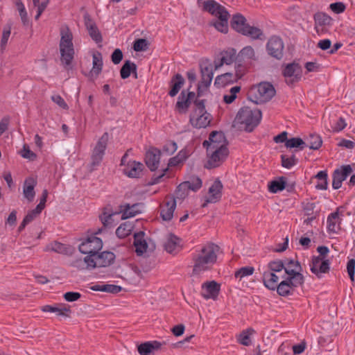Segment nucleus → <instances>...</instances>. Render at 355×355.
Here are the masks:
<instances>
[{
	"label": "nucleus",
	"mask_w": 355,
	"mask_h": 355,
	"mask_svg": "<svg viewBox=\"0 0 355 355\" xmlns=\"http://www.w3.org/2000/svg\"><path fill=\"white\" fill-rule=\"evenodd\" d=\"M202 146L207 150V162L205 166L209 169L219 166L229 154L222 132H212L209 139L203 141Z\"/></svg>",
	"instance_id": "nucleus-1"
},
{
	"label": "nucleus",
	"mask_w": 355,
	"mask_h": 355,
	"mask_svg": "<svg viewBox=\"0 0 355 355\" xmlns=\"http://www.w3.org/2000/svg\"><path fill=\"white\" fill-rule=\"evenodd\" d=\"M220 247L213 243H207L200 250H196L192 254L193 275H200L211 270L217 261Z\"/></svg>",
	"instance_id": "nucleus-2"
},
{
	"label": "nucleus",
	"mask_w": 355,
	"mask_h": 355,
	"mask_svg": "<svg viewBox=\"0 0 355 355\" xmlns=\"http://www.w3.org/2000/svg\"><path fill=\"white\" fill-rule=\"evenodd\" d=\"M197 3L202 7L203 11L210 13L218 18L211 25L218 31L227 33L228 31V20L230 14L227 9L215 0H198Z\"/></svg>",
	"instance_id": "nucleus-3"
},
{
	"label": "nucleus",
	"mask_w": 355,
	"mask_h": 355,
	"mask_svg": "<svg viewBox=\"0 0 355 355\" xmlns=\"http://www.w3.org/2000/svg\"><path fill=\"white\" fill-rule=\"evenodd\" d=\"M60 62L65 68H67L71 64L75 55L73 34L68 26H62L60 28Z\"/></svg>",
	"instance_id": "nucleus-4"
},
{
	"label": "nucleus",
	"mask_w": 355,
	"mask_h": 355,
	"mask_svg": "<svg viewBox=\"0 0 355 355\" xmlns=\"http://www.w3.org/2000/svg\"><path fill=\"white\" fill-rule=\"evenodd\" d=\"M261 112L257 108L243 107L240 109L235 118V122L247 132H252L261 119Z\"/></svg>",
	"instance_id": "nucleus-5"
},
{
	"label": "nucleus",
	"mask_w": 355,
	"mask_h": 355,
	"mask_svg": "<svg viewBox=\"0 0 355 355\" xmlns=\"http://www.w3.org/2000/svg\"><path fill=\"white\" fill-rule=\"evenodd\" d=\"M195 110L191 114L189 121L196 128H204L209 125L212 117L205 110V101L196 99Z\"/></svg>",
	"instance_id": "nucleus-6"
},
{
	"label": "nucleus",
	"mask_w": 355,
	"mask_h": 355,
	"mask_svg": "<svg viewBox=\"0 0 355 355\" xmlns=\"http://www.w3.org/2000/svg\"><path fill=\"white\" fill-rule=\"evenodd\" d=\"M250 95L256 103H263L270 101L275 94L273 85L269 83L263 82L250 89Z\"/></svg>",
	"instance_id": "nucleus-7"
},
{
	"label": "nucleus",
	"mask_w": 355,
	"mask_h": 355,
	"mask_svg": "<svg viewBox=\"0 0 355 355\" xmlns=\"http://www.w3.org/2000/svg\"><path fill=\"white\" fill-rule=\"evenodd\" d=\"M102 240L96 236L92 235L80 244L79 250L82 254L94 257L102 249Z\"/></svg>",
	"instance_id": "nucleus-8"
},
{
	"label": "nucleus",
	"mask_w": 355,
	"mask_h": 355,
	"mask_svg": "<svg viewBox=\"0 0 355 355\" xmlns=\"http://www.w3.org/2000/svg\"><path fill=\"white\" fill-rule=\"evenodd\" d=\"M109 140V135L104 132L98 140L92 154V166L95 167L98 166L105 155Z\"/></svg>",
	"instance_id": "nucleus-9"
},
{
	"label": "nucleus",
	"mask_w": 355,
	"mask_h": 355,
	"mask_svg": "<svg viewBox=\"0 0 355 355\" xmlns=\"http://www.w3.org/2000/svg\"><path fill=\"white\" fill-rule=\"evenodd\" d=\"M340 210H343V207H337L327 218V230L329 234H338L341 229L343 214Z\"/></svg>",
	"instance_id": "nucleus-10"
},
{
	"label": "nucleus",
	"mask_w": 355,
	"mask_h": 355,
	"mask_svg": "<svg viewBox=\"0 0 355 355\" xmlns=\"http://www.w3.org/2000/svg\"><path fill=\"white\" fill-rule=\"evenodd\" d=\"M330 261L320 256L313 257L310 264L311 271L318 278H321L323 274L327 272L329 270Z\"/></svg>",
	"instance_id": "nucleus-11"
},
{
	"label": "nucleus",
	"mask_w": 355,
	"mask_h": 355,
	"mask_svg": "<svg viewBox=\"0 0 355 355\" xmlns=\"http://www.w3.org/2000/svg\"><path fill=\"white\" fill-rule=\"evenodd\" d=\"M266 50L270 55L277 60H280L283 57V41L279 37H271L267 42Z\"/></svg>",
	"instance_id": "nucleus-12"
},
{
	"label": "nucleus",
	"mask_w": 355,
	"mask_h": 355,
	"mask_svg": "<svg viewBox=\"0 0 355 355\" xmlns=\"http://www.w3.org/2000/svg\"><path fill=\"white\" fill-rule=\"evenodd\" d=\"M352 168L350 165H344L337 168L333 173L332 187L334 189H338L341 187L342 183L352 173Z\"/></svg>",
	"instance_id": "nucleus-13"
},
{
	"label": "nucleus",
	"mask_w": 355,
	"mask_h": 355,
	"mask_svg": "<svg viewBox=\"0 0 355 355\" xmlns=\"http://www.w3.org/2000/svg\"><path fill=\"white\" fill-rule=\"evenodd\" d=\"M301 266L297 261L290 259V287L298 286L303 284L304 277L300 273ZM291 293L290 292V295Z\"/></svg>",
	"instance_id": "nucleus-14"
},
{
	"label": "nucleus",
	"mask_w": 355,
	"mask_h": 355,
	"mask_svg": "<svg viewBox=\"0 0 355 355\" xmlns=\"http://www.w3.org/2000/svg\"><path fill=\"white\" fill-rule=\"evenodd\" d=\"M114 259L115 255L112 252L104 251L100 254L98 252L92 257L94 268L109 266L114 262Z\"/></svg>",
	"instance_id": "nucleus-15"
},
{
	"label": "nucleus",
	"mask_w": 355,
	"mask_h": 355,
	"mask_svg": "<svg viewBox=\"0 0 355 355\" xmlns=\"http://www.w3.org/2000/svg\"><path fill=\"white\" fill-rule=\"evenodd\" d=\"M213 65L209 61L203 62L200 64V72L202 79L200 85L205 87H207L210 85L213 79Z\"/></svg>",
	"instance_id": "nucleus-16"
},
{
	"label": "nucleus",
	"mask_w": 355,
	"mask_h": 355,
	"mask_svg": "<svg viewBox=\"0 0 355 355\" xmlns=\"http://www.w3.org/2000/svg\"><path fill=\"white\" fill-rule=\"evenodd\" d=\"M159 159L160 151L157 148H152L146 152L145 162L150 171H154L158 168Z\"/></svg>",
	"instance_id": "nucleus-17"
},
{
	"label": "nucleus",
	"mask_w": 355,
	"mask_h": 355,
	"mask_svg": "<svg viewBox=\"0 0 355 355\" xmlns=\"http://www.w3.org/2000/svg\"><path fill=\"white\" fill-rule=\"evenodd\" d=\"M223 184L219 180L214 182L209 189V196L206 199L207 203H216L222 196Z\"/></svg>",
	"instance_id": "nucleus-18"
},
{
	"label": "nucleus",
	"mask_w": 355,
	"mask_h": 355,
	"mask_svg": "<svg viewBox=\"0 0 355 355\" xmlns=\"http://www.w3.org/2000/svg\"><path fill=\"white\" fill-rule=\"evenodd\" d=\"M143 164L139 162L130 161L123 168V173L129 178H139L143 171Z\"/></svg>",
	"instance_id": "nucleus-19"
},
{
	"label": "nucleus",
	"mask_w": 355,
	"mask_h": 355,
	"mask_svg": "<svg viewBox=\"0 0 355 355\" xmlns=\"http://www.w3.org/2000/svg\"><path fill=\"white\" fill-rule=\"evenodd\" d=\"M37 184V181L33 177L26 178L23 186V194L24 198L28 201H33L35 192V187Z\"/></svg>",
	"instance_id": "nucleus-20"
},
{
	"label": "nucleus",
	"mask_w": 355,
	"mask_h": 355,
	"mask_svg": "<svg viewBox=\"0 0 355 355\" xmlns=\"http://www.w3.org/2000/svg\"><path fill=\"white\" fill-rule=\"evenodd\" d=\"M196 94L193 92H189L186 95L185 91H182L178 97L176 107L180 112L185 113L191 104V100L195 97Z\"/></svg>",
	"instance_id": "nucleus-21"
},
{
	"label": "nucleus",
	"mask_w": 355,
	"mask_h": 355,
	"mask_svg": "<svg viewBox=\"0 0 355 355\" xmlns=\"http://www.w3.org/2000/svg\"><path fill=\"white\" fill-rule=\"evenodd\" d=\"M220 62L218 64H215V69H217L224 64H232L236 58V50L234 48H227L220 53Z\"/></svg>",
	"instance_id": "nucleus-22"
},
{
	"label": "nucleus",
	"mask_w": 355,
	"mask_h": 355,
	"mask_svg": "<svg viewBox=\"0 0 355 355\" xmlns=\"http://www.w3.org/2000/svg\"><path fill=\"white\" fill-rule=\"evenodd\" d=\"M203 297L205 299H215L220 291V285L215 281L207 282L202 284Z\"/></svg>",
	"instance_id": "nucleus-23"
},
{
	"label": "nucleus",
	"mask_w": 355,
	"mask_h": 355,
	"mask_svg": "<svg viewBox=\"0 0 355 355\" xmlns=\"http://www.w3.org/2000/svg\"><path fill=\"white\" fill-rule=\"evenodd\" d=\"M241 78V76H239L237 73H225L218 76L216 78L214 85L218 87H223L227 85L236 82Z\"/></svg>",
	"instance_id": "nucleus-24"
},
{
	"label": "nucleus",
	"mask_w": 355,
	"mask_h": 355,
	"mask_svg": "<svg viewBox=\"0 0 355 355\" xmlns=\"http://www.w3.org/2000/svg\"><path fill=\"white\" fill-rule=\"evenodd\" d=\"M281 275L266 270L263 273V282L266 287L270 290H275L277 286Z\"/></svg>",
	"instance_id": "nucleus-25"
},
{
	"label": "nucleus",
	"mask_w": 355,
	"mask_h": 355,
	"mask_svg": "<svg viewBox=\"0 0 355 355\" xmlns=\"http://www.w3.org/2000/svg\"><path fill=\"white\" fill-rule=\"evenodd\" d=\"M176 207V201L175 199L165 202L161 207L160 216L164 220H170L173 216V213Z\"/></svg>",
	"instance_id": "nucleus-26"
},
{
	"label": "nucleus",
	"mask_w": 355,
	"mask_h": 355,
	"mask_svg": "<svg viewBox=\"0 0 355 355\" xmlns=\"http://www.w3.org/2000/svg\"><path fill=\"white\" fill-rule=\"evenodd\" d=\"M141 207V204L135 203L132 205L130 204L125 203L120 206V210L122 212V218L126 219L129 218L134 217L137 214H139L140 207Z\"/></svg>",
	"instance_id": "nucleus-27"
},
{
	"label": "nucleus",
	"mask_w": 355,
	"mask_h": 355,
	"mask_svg": "<svg viewBox=\"0 0 355 355\" xmlns=\"http://www.w3.org/2000/svg\"><path fill=\"white\" fill-rule=\"evenodd\" d=\"M116 213L112 211L108 208H105L102 214L99 216L100 220L105 227H112L116 225V221L114 220V217L116 216Z\"/></svg>",
	"instance_id": "nucleus-28"
},
{
	"label": "nucleus",
	"mask_w": 355,
	"mask_h": 355,
	"mask_svg": "<svg viewBox=\"0 0 355 355\" xmlns=\"http://www.w3.org/2000/svg\"><path fill=\"white\" fill-rule=\"evenodd\" d=\"M248 26L245 17L241 14L234 15L231 20V26L239 33L242 34Z\"/></svg>",
	"instance_id": "nucleus-29"
},
{
	"label": "nucleus",
	"mask_w": 355,
	"mask_h": 355,
	"mask_svg": "<svg viewBox=\"0 0 355 355\" xmlns=\"http://www.w3.org/2000/svg\"><path fill=\"white\" fill-rule=\"evenodd\" d=\"M144 236L145 234L144 232H139L135 234L134 245L137 255H142L146 251L148 245L144 239Z\"/></svg>",
	"instance_id": "nucleus-30"
},
{
	"label": "nucleus",
	"mask_w": 355,
	"mask_h": 355,
	"mask_svg": "<svg viewBox=\"0 0 355 355\" xmlns=\"http://www.w3.org/2000/svg\"><path fill=\"white\" fill-rule=\"evenodd\" d=\"M103 57L99 51H94L92 53V69L90 71L92 76L97 77L102 71L103 69Z\"/></svg>",
	"instance_id": "nucleus-31"
},
{
	"label": "nucleus",
	"mask_w": 355,
	"mask_h": 355,
	"mask_svg": "<svg viewBox=\"0 0 355 355\" xmlns=\"http://www.w3.org/2000/svg\"><path fill=\"white\" fill-rule=\"evenodd\" d=\"M268 268V271L281 275L282 278L284 277L286 275H288V269L284 266L282 260H275L269 262Z\"/></svg>",
	"instance_id": "nucleus-32"
},
{
	"label": "nucleus",
	"mask_w": 355,
	"mask_h": 355,
	"mask_svg": "<svg viewBox=\"0 0 355 355\" xmlns=\"http://www.w3.org/2000/svg\"><path fill=\"white\" fill-rule=\"evenodd\" d=\"M162 344L158 341L146 342L138 346L140 355H150V353L161 347Z\"/></svg>",
	"instance_id": "nucleus-33"
},
{
	"label": "nucleus",
	"mask_w": 355,
	"mask_h": 355,
	"mask_svg": "<svg viewBox=\"0 0 355 355\" xmlns=\"http://www.w3.org/2000/svg\"><path fill=\"white\" fill-rule=\"evenodd\" d=\"M286 186V178L279 177L268 183V191L272 193H277L283 191Z\"/></svg>",
	"instance_id": "nucleus-34"
},
{
	"label": "nucleus",
	"mask_w": 355,
	"mask_h": 355,
	"mask_svg": "<svg viewBox=\"0 0 355 355\" xmlns=\"http://www.w3.org/2000/svg\"><path fill=\"white\" fill-rule=\"evenodd\" d=\"M71 266L78 270L94 269L93 259L91 256H86L83 259H77L72 261Z\"/></svg>",
	"instance_id": "nucleus-35"
},
{
	"label": "nucleus",
	"mask_w": 355,
	"mask_h": 355,
	"mask_svg": "<svg viewBox=\"0 0 355 355\" xmlns=\"http://www.w3.org/2000/svg\"><path fill=\"white\" fill-rule=\"evenodd\" d=\"M302 208L304 214L308 216L306 219H304V223L310 224L317 216V212L314 211L315 208V204L311 202H305L302 203Z\"/></svg>",
	"instance_id": "nucleus-36"
},
{
	"label": "nucleus",
	"mask_w": 355,
	"mask_h": 355,
	"mask_svg": "<svg viewBox=\"0 0 355 355\" xmlns=\"http://www.w3.org/2000/svg\"><path fill=\"white\" fill-rule=\"evenodd\" d=\"M180 246V239L174 234H169L164 244V250L168 253L177 251Z\"/></svg>",
	"instance_id": "nucleus-37"
},
{
	"label": "nucleus",
	"mask_w": 355,
	"mask_h": 355,
	"mask_svg": "<svg viewBox=\"0 0 355 355\" xmlns=\"http://www.w3.org/2000/svg\"><path fill=\"white\" fill-rule=\"evenodd\" d=\"M184 83V79L183 77L179 73L176 74L171 81V89L168 92L169 96L171 97L176 96Z\"/></svg>",
	"instance_id": "nucleus-38"
},
{
	"label": "nucleus",
	"mask_w": 355,
	"mask_h": 355,
	"mask_svg": "<svg viewBox=\"0 0 355 355\" xmlns=\"http://www.w3.org/2000/svg\"><path fill=\"white\" fill-rule=\"evenodd\" d=\"M254 334L255 331L252 328L244 329L237 336V342L244 346H250L252 343L250 336Z\"/></svg>",
	"instance_id": "nucleus-39"
},
{
	"label": "nucleus",
	"mask_w": 355,
	"mask_h": 355,
	"mask_svg": "<svg viewBox=\"0 0 355 355\" xmlns=\"http://www.w3.org/2000/svg\"><path fill=\"white\" fill-rule=\"evenodd\" d=\"M131 73H135L137 75V65L130 60H126L121 69V77L122 79H126L130 76Z\"/></svg>",
	"instance_id": "nucleus-40"
},
{
	"label": "nucleus",
	"mask_w": 355,
	"mask_h": 355,
	"mask_svg": "<svg viewBox=\"0 0 355 355\" xmlns=\"http://www.w3.org/2000/svg\"><path fill=\"white\" fill-rule=\"evenodd\" d=\"M189 152L186 149H182L176 156L171 157L169 161L168 166H177L180 164H182L189 157Z\"/></svg>",
	"instance_id": "nucleus-41"
},
{
	"label": "nucleus",
	"mask_w": 355,
	"mask_h": 355,
	"mask_svg": "<svg viewBox=\"0 0 355 355\" xmlns=\"http://www.w3.org/2000/svg\"><path fill=\"white\" fill-rule=\"evenodd\" d=\"M302 76V68L296 63L290 64V83L298 82Z\"/></svg>",
	"instance_id": "nucleus-42"
},
{
	"label": "nucleus",
	"mask_w": 355,
	"mask_h": 355,
	"mask_svg": "<svg viewBox=\"0 0 355 355\" xmlns=\"http://www.w3.org/2000/svg\"><path fill=\"white\" fill-rule=\"evenodd\" d=\"M242 35L249 37L252 40H262V37L263 36V31L260 28L249 24L244 30Z\"/></svg>",
	"instance_id": "nucleus-43"
},
{
	"label": "nucleus",
	"mask_w": 355,
	"mask_h": 355,
	"mask_svg": "<svg viewBox=\"0 0 355 355\" xmlns=\"http://www.w3.org/2000/svg\"><path fill=\"white\" fill-rule=\"evenodd\" d=\"M327 178L328 175L327 171H319L315 175V178L318 180L315 188L318 190H326L328 187Z\"/></svg>",
	"instance_id": "nucleus-44"
},
{
	"label": "nucleus",
	"mask_w": 355,
	"mask_h": 355,
	"mask_svg": "<svg viewBox=\"0 0 355 355\" xmlns=\"http://www.w3.org/2000/svg\"><path fill=\"white\" fill-rule=\"evenodd\" d=\"M202 187V180L196 177L191 179L189 181H186L179 185L180 189H188L196 191L200 189Z\"/></svg>",
	"instance_id": "nucleus-45"
},
{
	"label": "nucleus",
	"mask_w": 355,
	"mask_h": 355,
	"mask_svg": "<svg viewBox=\"0 0 355 355\" xmlns=\"http://www.w3.org/2000/svg\"><path fill=\"white\" fill-rule=\"evenodd\" d=\"M86 27L89 36L92 38L93 40L97 43L102 42L103 39L101 34L95 24L92 21L86 22Z\"/></svg>",
	"instance_id": "nucleus-46"
},
{
	"label": "nucleus",
	"mask_w": 355,
	"mask_h": 355,
	"mask_svg": "<svg viewBox=\"0 0 355 355\" xmlns=\"http://www.w3.org/2000/svg\"><path fill=\"white\" fill-rule=\"evenodd\" d=\"M306 146H309L311 149L318 150L320 148L322 144V140L319 135H309L306 139Z\"/></svg>",
	"instance_id": "nucleus-47"
},
{
	"label": "nucleus",
	"mask_w": 355,
	"mask_h": 355,
	"mask_svg": "<svg viewBox=\"0 0 355 355\" xmlns=\"http://www.w3.org/2000/svg\"><path fill=\"white\" fill-rule=\"evenodd\" d=\"M45 251L49 252H55L60 254H67V247L66 245L61 243L58 241H54L49 243L46 245L45 248Z\"/></svg>",
	"instance_id": "nucleus-48"
},
{
	"label": "nucleus",
	"mask_w": 355,
	"mask_h": 355,
	"mask_svg": "<svg viewBox=\"0 0 355 355\" xmlns=\"http://www.w3.org/2000/svg\"><path fill=\"white\" fill-rule=\"evenodd\" d=\"M132 229V225L128 223H123L121 224L116 230V234L119 238H125L130 234Z\"/></svg>",
	"instance_id": "nucleus-49"
},
{
	"label": "nucleus",
	"mask_w": 355,
	"mask_h": 355,
	"mask_svg": "<svg viewBox=\"0 0 355 355\" xmlns=\"http://www.w3.org/2000/svg\"><path fill=\"white\" fill-rule=\"evenodd\" d=\"M239 56L241 60H255V52L251 46H246L243 47L239 52Z\"/></svg>",
	"instance_id": "nucleus-50"
},
{
	"label": "nucleus",
	"mask_w": 355,
	"mask_h": 355,
	"mask_svg": "<svg viewBox=\"0 0 355 355\" xmlns=\"http://www.w3.org/2000/svg\"><path fill=\"white\" fill-rule=\"evenodd\" d=\"M15 5H16L17 8V10L19 11V15H20L22 24L24 26L28 25V14H27L26 8L24 6V4L21 1V0H17L16 3H15Z\"/></svg>",
	"instance_id": "nucleus-51"
},
{
	"label": "nucleus",
	"mask_w": 355,
	"mask_h": 355,
	"mask_svg": "<svg viewBox=\"0 0 355 355\" xmlns=\"http://www.w3.org/2000/svg\"><path fill=\"white\" fill-rule=\"evenodd\" d=\"M254 268L252 266H245L242 267L238 270H236L234 273V276L236 278H239V279H242L245 277H248L252 275L254 273Z\"/></svg>",
	"instance_id": "nucleus-52"
},
{
	"label": "nucleus",
	"mask_w": 355,
	"mask_h": 355,
	"mask_svg": "<svg viewBox=\"0 0 355 355\" xmlns=\"http://www.w3.org/2000/svg\"><path fill=\"white\" fill-rule=\"evenodd\" d=\"M54 313L57 316L69 317L71 311L70 306L66 304H58L55 305Z\"/></svg>",
	"instance_id": "nucleus-53"
},
{
	"label": "nucleus",
	"mask_w": 355,
	"mask_h": 355,
	"mask_svg": "<svg viewBox=\"0 0 355 355\" xmlns=\"http://www.w3.org/2000/svg\"><path fill=\"white\" fill-rule=\"evenodd\" d=\"M241 90L240 86L232 87L230 90V94H225L223 96V100L227 104L232 103L236 98V94Z\"/></svg>",
	"instance_id": "nucleus-54"
},
{
	"label": "nucleus",
	"mask_w": 355,
	"mask_h": 355,
	"mask_svg": "<svg viewBox=\"0 0 355 355\" xmlns=\"http://www.w3.org/2000/svg\"><path fill=\"white\" fill-rule=\"evenodd\" d=\"M289 146L290 148H297L298 150H302L306 147V143L301 138L293 137L290 138Z\"/></svg>",
	"instance_id": "nucleus-55"
},
{
	"label": "nucleus",
	"mask_w": 355,
	"mask_h": 355,
	"mask_svg": "<svg viewBox=\"0 0 355 355\" xmlns=\"http://www.w3.org/2000/svg\"><path fill=\"white\" fill-rule=\"evenodd\" d=\"M279 295L286 296L288 295V277L282 281L276 287Z\"/></svg>",
	"instance_id": "nucleus-56"
},
{
	"label": "nucleus",
	"mask_w": 355,
	"mask_h": 355,
	"mask_svg": "<svg viewBox=\"0 0 355 355\" xmlns=\"http://www.w3.org/2000/svg\"><path fill=\"white\" fill-rule=\"evenodd\" d=\"M148 42L145 39L136 40L133 44V49L135 51H144L148 49Z\"/></svg>",
	"instance_id": "nucleus-57"
},
{
	"label": "nucleus",
	"mask_w": 355,
	"mask_h": 355,
	"mask_svg": "<svg viewBox=\"0 0 355 355\" xmlns=\"http://www.w3.org/2000/svg\"><path fill=\"white\" fill-rule=\"evenodd\" d=\"M11 28L10 26H8L7 28H4L3 31V33H2V37H1V48L2 49H4L7 43H8V39H9V37L10 35V33H11Z\"/></svg>",
	"instance_id": "nucleus-58"
},
{
	"label": "nucleus",
	"mask_w": 355,
	"mask_h": 355,
	"mask_svg": "<svg viewBox=\"0 0 355 355\" xmlns=\"http://www.w3.org/2000/svg\"><path fill=\"white\" fill-rule=\"evenodd\" d=\"M51 100L62 109H68V105L64 98L59 94H55L51 96Z\"/></svg>",
	"instance_id": "nucleus-59"
},
{
	"label": "nucleus",
	"mask_w": 355,
	"mask_h": 355,
	"mask_svg": "<svg viewBox=\"0 0 355 355\" xmlns=\"http://www.w3.org/2000/svg\"><path fill=\"white\" fill-rule=\"evenodd\" d=\"M111 59L114 64H118L123 59V53L119 49H116L111 55Z\"/></svg>",
	"instance_id": "nucleus-60"
},
{
	"label": "nucleus",
	"mask_w": 355,
	"mask_h": 355,
	"mask_svg": "<svg viewBox=\"0 0 355 355\" xmlns=\"http://www.w3.org/2000/svg\"><path fill=\"white\" fill-rule=\"evenodd\" d=\"M330 8L334 12L340 14L345 11V6L342 2H336L330 4Z\"/></svg>",
	"instance_id": "nucleus-61"
},
{
	"label": "nucleus",
	"mask_w": 355,
	"mask_h": 355,
	"mask_svg": "<svg viewBox=\"0 0 355 355\" xmlns=\"http://www.w3.org/2000/svg\"><path fill=\"white\" fill-rule=\"evenodd\" d=\"M347 270L351 280L354 281L355 272V259H352L348 261L347 265Z\"/></svg>",
	"instance_id": "nucleus-62"
},
{
	"label": "nucleus",
	"mask_w": 355,
	"mask_h": 355,
	"mask_svg": "<svg viewBox=\"0 0 355 355\" xmlns=\"http://www.w3.org/2000/svg\"><path fill=\"white\" fill-rule=\"evenodd\" d=\"M81 297L78 292H67L64 294V298L67 302H75Z\"/></svg>",
	"instance_id": "nucleus-63"
},
{
	"label": "nucleus",
	"mask_w": 355,
	"mask_h": 355,
	"mask_svg": "<svg viewBox=\"0 0 355 355\" xmlns=\"http://www.w3.org/2000/svg\"><path fill=\"white\" fill-rule=\"evenodd\" d=\"M347 125L345 120L343 117H340L332 126L334 131L340 132L343 130Z\"/></svg>",
	"instance_id": "nucleus-64"
}]
</instances>
